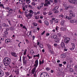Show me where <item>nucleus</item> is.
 I'll list each match as a JSON object with an SVG mask.
<instances>
[{
  "mask_svg": "<svg viewBox=\"0 0 77 77\" xmlns=\"http://www.w3.org/2000/svg\"><path fill=\"white\" fill-rule=\"evenodd\" d=\"M3 62L5 66H8L11 63V60L8 57H5L3 60Z\"/></svg>",
  "mask_w": 77,
  "mask_h": 77,
  "instance_id": "obj_1",
  "label": "nucleus"
},
{
  "mask_svg": "<svg viewBox=\"0 0 77 77\" xmlns=\"http://www.w3.org/2000/svg\"><path fill=\"white\" fill-rule=\"evenodd\" d=\"M69 13H70V16H64V17L65 18L67 19L70 20H71L72 17H75V14L72 13V11L71 10H69Z\"/></svg>",
  "mask_w": 77,
  "mask_h": 77,
  "instance_id": "obj_2",
  "label": "nucleus"
},
{
  "mask_svg": "<svg viewBox=\"0 0 77 77\" xmlns=\"http://www.w3.org/2000/svg\"><path fill=\"white\" fill-rule=\"evenodd\" d=\"M38 64H34V66H35L32 70L31 71V73L32 74H34L35 73V72L36 71V67L38 66Z\"/></svg>",
  "mask_w": 77,
  "mask_h": 77,
  "instance_id": "obj_3",
  "label": "nucleus"
},
{
  "mask_svg": "<svg viewBox=\"0 0 77 77\" xmlns=\"http://www.w3.org/2000/svg\"><path fill=\"white\" fill-rule=\"evenodd\" d=\"M71 40V39L69 38H66L64 39V42L66 44H68L69 42V41Z\"/></svg>",
  "mask_w": 77,
  "mask_h": 77,
  "instance_id": "obj_4",
  "label": "nucleus"
},
{
  "mask_svg": "<svg viewBox=\"0 0 77 77\" xmlns=\"http://www.w3.org/2000/svg\"><path fill=\"white\" fill-rule=\"evenodd\" d=\"M26 16L27 17V18L28 19H30L32 17V14L30 13H29L27 14L26 15Z\"/></svg>",
  "mask_w": 77,
  "mask_h": 77,
  "instance_id": "obj_5",
  "label": "nucleus"
},
{
  "mask_svg": "<svg viewBox=\"0 0 77 77\" xmlns=\"http://www.w3.org/2000/svg\"><path fill=\"white\" fill-rule=\"evenodd\" d=\"M69 2L71 3H73V4H74L75 5V3L76 2H77V0H69Z\"/></svg>",
  "mask_w": 77,
  "mask_h": 77,
  "instance_id": "obj_6",
  "label": "nucleus"
},
{
  "mask_svg": "<svg viewBox=\"0 0 77 77\" xmlns=\"http://www.w3.org/2000/svg\"><path fill=\"white\" fill-rule=\"evenodd\" d=\"M11 54L13 56H14V57H17V54H16L15 52H12L11 53Z\"/></svg>",
  "mask_w": 77,
  "mask_h": 77,
  "instance_id": "obj_7",
  "label": "nucleus"
},
{
  "mask_svg": "<svg viewBox=\"0 0 77 77\" xmlns=\"http://www.w3.org/2000/svg\"><path fill=\"white\" fill-rule=\"evenodd\" d=\"M11 42V40L9 39H7L5 40V42L6 44H8L9 42Z\"/></svg>",
  "mask_w": 77,
  "mask_h": 77,
  "instance_id": "obj_8",
  "label": "nucleus"
},
{
  "mask_svg": "<svg viewBox=\"0 0 77 77\" xmlns=\"http://www.w3.org/2000/svg\"><path fill=\"white\" fill-rule=\"evenodd\" d=\"M61 47L62 48H65V44L63 42H61Z\"/></svg>",
  "mask_w": 77,
  "mask_h": 77,
  "instance_id": "obj_9",
  "label": "nucleus"
},
{
  "mask_svg": "<svg viewBox=\"0 0 77 77\" xmlns=\"http://www.w3.org/2000/svg\"><path fill=\"white\" fill-rule=\"evenodd\" d=\"M45 3H47V4L48 5L51 4V3L48 0H45Z\"/></svg>",
  "mask_w": 77,
  "mask_h": 77,
  "instance_id": "obj_10",
  "label": "nucleus"
},
{
  "mask_svg": "<svg viewBox=\"0 0 77 77\" xmlns=\"http://www.w3.org/2000/svg\"><path fill=\"white\" fill-rule=\"evenodd\" d=\"M59 8V7H57V6H56L55 7L54 9H52V11H56V10H57Z\"/></svg>",
  "mask_w": 77,
  "mask_h": 77,
  "instance_id": "obj_11",
  "label": "nucleus"
},
{
  "mask_svg": "<svg viewBox=\"0 0 77 77\" xmlns=\"http://www.w3.org/2000/svg\"><path fill=\"white\" fill-rule=\"evenodd\" d=\"M44 60H42V61H41V60H39V65H41V64H43V63H44Z\"/></svg>",
  "mask_w": 77,
  "mask_h": 77,
  "instance_id": "obj_12",
  "label": "nucleus"
},
{
  "mask_svg": "<svg viewBox=\"0 0 77 77\" xmlns=\"http://www.w3.org/2000/svg\"><path fill=\"white\" fill-rule=\"evenodd\" d=\"M60 29L62 31H65V30H66V28H65L64 27H61Z\"/></svg>",
  "mask_w": 77,
  "mask_h": 77,
  "instance_id": "obj_13",
  "label": "nucleus"
},
{
  "mask_svg": "<svg viewBox=\"0 0 77 77\" xmlns=\"http://www.w3.org/2000/svg\"><path fill=\"white\" fill-rule=\"evenodd\" d=\"M44 77H50L48 74L47 73H45L43 75Z\"/></svg>",
  "mask_w": 77,
  "mask_h": 77,
  "instance_id": "obj_14",
  "label": "nucleus"
},
{
  "mask_svg": "<svg viewBox=\"0 0 77 77\" xmlns=\"http://www.w3.org/2000/svg\"><path fill=\"white\" fill-rule=\"evenodd\" d=\"M77 20H76L75 19H73L72 20H70V23H75V22H76Z\"/></svg>",
  "mask_w": 77,
  "mask_h": 77,
  "instance_id": "obj_15",
  "label": "nucleus"
},
{
  "mask_svg": "<svg viewBox=\"0 0 77 77\" xmlns=\"http://www.w3.org/2000/svg\"><path fill=\"white\" fill-rule=\"evenodd\" d=\"M32 31H30L27 32V35H28V33H29V35H27L28 36H29L30 35H31V36H32Z\"/></svg>",
  "mask_w": 77,
  "mask_h": 77,
  "instance_id": "obj_16",
  "label": "nucleus"
},
{
  "mask_svg": "<svg viewBox=\"0 0 77 77\" xmlns=\"http://www.w3.org/2000/svg\"><path fill=\"white\" fill-rule=\"evenodd\" d=\"M34 17L35 18V20H39V15L35 16Z\"/></svg>",
  "mask_w": 77,
  "mask_h": 77,
  "instance_id": "obj_17",
  "label": "nucleus"
},
{
  "mask_svg": "<svg viewBox=\"0 0 77 77\" xmlns=\"http://www.w3.org/2000/svg\"><path fill=\"white\" fill-rule=\"evenodd\" d=\"M52 38H53L55 40V39L57 38V36L56 35H54L52 36Z\"/></svg>",
  "mask_w": 77,
  "mask_h": 77,
  "instance_id": "obj_18",
  "label": "nucleus"
},
{
  "mask_svg": "<svg viewBox=\"0 0 77 77\" xmlns=\"http://www.w3.org/2000/svg\"><path fill=\"white\" fill-rule=\"evenodd\" d=\"M30 53L31 54H35V53L34 52V51H33V49L31 50L30 51Z\"/></svg>",
  "mask_w": 77,
  "mask_h": 77,
  "instance_id": "obj_19",
  "label": "nucleus"
},
{
  "mask_svg": "<svg viewBox=\"0 0 77 77\" xmlns=\"http://www.w3.org/2000/svg\"><path fill=\"white\" fill-rule=\"evenodd\" d=\"M60 57L61 58H64V57H65V55L64 54H62L60 56Z\"/></svg>",
  "mask_w": 77,
  "mask_h": 77,
  "instance_id": "obj_20",
  "label": "nucleus"
},
{
  "mask_svg": "<svg viewBox=\"0 0 77 77\" xmlns=\"http://www.w3.org/2000/svg\"><path fill=\"white\" fill-rule=\"evenodd\" d=\"M60 23L61 26H63L64 25V20H61Z\"/></svg>",
  "mask_w": 77,
  "mask_h": 77,
  "instance_id": "obj_21",
  "label": "nucleus"
},
{
  "mask_svg": "<svg viewBox=\"0 0 77 77\" xmlns=\"http://www.w3.org/2000/svg\"><path fill=\"white\" fill-rule=\"evenodd\" d=\"M32 25L34 26H35V27H36L37 26H38V24L36 23H32Z\"/></svg>",
  "mask_w": 77,
  "mask_h": 77,
  "instance_id": "obj_22",
  "label": "nucleus"
},
{
  "mask_svg": "<svg viewBox=\"0 0 77 77\" xmlns=\"http://www.w3.org/2000/svg\"><path fill=\"white\" fill-rule=\"evenodd\" d=\"M39 56H40L39 54H38L37 55H33V57H39Z\"/></svg>",
  "mask_w": 77,
  "mask_h": 77,
  "instance_id": "obj_23",
  "label": "nucleus"
},
{
  "mask_svg": "<svg viewBox=\"0 0 77 77\" xmlns=\"http://www.w3.org/2000/svg\"><path fill=\"white\" fill-rule=\"evenodd\" d=\"M3 75H4V72H0V77H2Z\"/></svg>",
  "mask_w": 77,
  "mask_h": 77,
  "instance_id": "obj_24",
  "label": "nucleus"
},
{
  "mask_svg": "<svg viewBox=\"0 0 77 77\" xmlns=\"http://www.w3.org/2000/svg\"><path fill=\"white\" fill-rule=\"evenodd\" d=\"M45 24L47 26H48V25H49V24L48 23V22L47 21H45Z\"/></svg>",
  "mask_w": 77,
  "mask_h": 77,
  "instance_id": "obj_25",
  "label": "nucleus"
},
{
  "mask_svg": "<svg viewBox=\"0 0 77 77\" xmlns=\"http://www.w3.org/2000/svg\"><path fill=\"white\" fill-rule=\"evenodd\" d=\"M59 29V27L58 26H56V27H55V30H56V32H57V31H58Z\"/></svg>",
  "mask_w": 77,
  "mask_h": 77,
  "instance_id": "obj_26",
  "label": "nucleus"
},
{
  "mask_svg": "<svg viewBox=\"0 0 77 77\" xmlns=\"http://www.w3.org/2000/svg\"><path fill=\"white\" fill-rule=\"evenodd\" d=\"M55 42L57 43L59 42V40L57 38H56V39L55 40Z\"/></svg>",
  "mask_w": 77,
  "mask_h": 77,
  "instance_id": "obj_27",
  "label": "nucleus"
},
{
  "mask_svg": "<svg viewBox=\"0 0 77 77\" xmlns=\"http://www.w3.org/2000/svg\"><path fill=\"white\" fill-rule=\"evenodd\" d=\"M0 8H2H2H5V7H4V5H3V4H0Z\"/></svg>",
  "mask_w": 77,
  "mask_h": 77,
  "instance_id": "obj_28",
  "label": "nucleus"
},
{
  "mask_svg": "<svg viewBox=\"0 0 77 77\" xmlns=\"http://www.w3.org/2000/svg\"><path fill=\"white\" fill-rule=\"evenodd\" d=\"M26 3H27L28 4L29 3H30L31 1H30V0H26Z\"/></svg>",
  "mask_w": 77,
  "mask_h": 77,
  "instance_id": "obj_29",
  "label": "nucleus"
},
{
  "mask_svg": "<svg viewBox=\"0 0 77 77\" xmlns=\"http://www.w3.org/2000/svg\"><path fill=\"white\" fill-rule=\"evenodd\" d=\"M48 48H49V51L50 52H51V46H48Z\"/></svg>",
  "mask_w": 77,
  "mask_h": 77,
  "instance_id": "obj_30",
  "label": "nucleus"
},
{
  "mask_svg": "<svg viewBox=\"0 0 77 77\" xmlns=\"http://www.w3.org/2000/svg\"><path fill=\"white\" fill-rule=\"evenodd\" d=\"M32 32H34L35 33H36L37 32V30H36L35 29L34 30L33 29V30H32Z\"/></svg>",
  "mask_w": 77,
  "mask_h": 77,
  "instance_id": "obj_31",
  "label": "nucleus"
},
{
  "mask_svg": "<svg viewBox=\"0 0 77 77\" xmlns=\"http://www.w3.org/2000/svg\"><path fill=\"white\" fill-rule=\"evenodd\" d=\"M59 17L60 18H63V15L62 14H61L59 15Z\"/></svg>",
  "mask_w": 77,
  "mask_h": 77,
  "instance_id": "obj_32",
  "label": "nucleus"
},
{
  "mask_svg": "<svg viewBox=\"0 0 77 77\" xmlns=\"http://www.w3.org/2000/svg\"><path fill=\"white\" fill-rule=\"evenodd\" d=\"M74 48H75V47L73 46V47H72V48H70L69 49L70 50H74Z\"/></svg>",
  "mask_w": 77,
  "mask_h": 77,
  "instance_id": "obj_33",
  "label": "nucleus"
},
{
  "mask_svg": "<svg viewBox=\"0 0 77 77\" xmlns=\"http://www.w3.org/2000/svg\"><path fill=\"white\" fill-rule=\"evenodd\" d=\"M35 64L38 65V60H35Z\"/></svg>",
  "mask_w": 77,
  "mask_h": 77,
  "instance_id": "obj_34",
  "label": "nucleus"
},
{
  "mask_svg": "<svg viewBox=\"0 0 77 77\" xmlns=\"http://www.w3.org/2000/svg\"><path fill=\"white\" fill-rule=\"evenodd\" d=\"M5 74H6V77H7V76H9V72H5Z\"/></svg>",
  "mask_w": 77,
  "mask_h": 77,
  "instance_id": "obj_35",
  "label": "nucleus"
},
{
  "mask_svg": "<svg viewBox=\"0 0 77 77\" xmlns=\"http://www.w3.org/2000/svg\"><path fill=\"white\" fill-rule=\"evenodd\" d=\"M15 62H13L11 63V65H13V66L15 65Z\"/></svg>",
  "mask_w": 77,
  "mask_h": 77,
  "instance_id": "obj_36",
  "label": "nucleus"
},
{
  "mask_svg": "<svg viewBox=\"0 0 77 77\" xmlns=\"http://www.w3.org/2000/svg\"><path fill=\"white\" fill-rule=\"evenodd\" d=\"M26 52H27V49H26L25 50V51L23 52L24 55H25V54H26Z\"/></svg>",
  "mask_w": 77,
  "mask_h": 77,
  "instance_id": "obj_37",
  "label": "nucleus"
},
{
  "mask_svg": "<svg viewBox=\"0 0 77 77\" xmlns=\"http://www.w3.org/2000/svg\"><path fill=\"white\" fill-rule=\"evenodd\" d=\"M6 25V24L5 23H4L2 24V26H3L4 27H7V26Z\"/></svg>",
  "mask_w": 77,
  "mask_h": 77,
  "instance_id": "obj_38",
  "label": "nucleus"
},
{
  "mask_svg": "<svg viewBox=\"0 0 77 77\" xmlns=\"http://www.w3.org/2000/svg\"><path fill=\"white\" fill-rule=\"evenodd\" d=\"M43 45H42V44H40L39 45V47H41V48H43Z\"/></svg>",
  "mask_w": 77,
  "mask_h": 77,
  "instance_id": "obj_39",
  "label": "nucleus"
},
{
  "mask_svg": "<svg viewBox=\"0 0 77 77\" xmlns=\"http://www.w3.org/2000/svg\"><path fill=\"white\" fill-rule=\"evenodd\" d=\"M22 28H23V29H25V30H27V28H26V26L24 25L23 26Z\"/></svg>",
  "mask_w": 77,
  "mask_h": 77,
  "instance_id": "obj_40",
  "label": "nucleus"
},
{
  "mask_svg": "<svg viewBox=\"0 0 77 77\" xmlns=\"http://www.w3.org/2000/svg\"><path fill=\"white\" fill-rule=\"evenodd\" d=\"M43 75H44V74L43 73H42L40 75V77H43Z\"/></svg>",
  "mask_w": 77,
  "mask_h": 77,
  "instance_id": "obj_41",
  "label": "nucleus"
},
{
  "mask_svg": "<svg viewBox=\"0 0 77 77\" xmlns=\"http://www.w3.org/2000/svg\"><path fill=\"white\" fill-rule=\"evenodd\" d=\"M4 33L5 34V35H8V32L7 31H5L4 32Z\"/></svg>",
  "mask_w": 77,
  "mask_h": 77,
  "instance_id": "obj_42",
  "label": "nucleus"
},
{
  "mask_svg": "<svg viewBox=\"0 0 77 77\" xmlns=\"http://www.w3.org/2000/svg\"><path fill=\"white\" fill-rule=\"evenodd\" d=\"M46 70L47 71H50V68L48 67H47L46 68Z\"/></svg>",
  "mask_w": 77,
  "mask_h": 77,
  "instance_id": "obj_43",
  "label": "nucleus"
},
{
  "mask_svg": "<svg viewBox=\"0 0 77 77\" xmlns=\"http://www.w3.org/2000/svg\"><path fill=\"white\" fill-rule=\"evenodd\" d=\"M69 71L70 72H73V69L72 68H70L69 69Z\"/></svg>",
  "mask_w": 77,
  "mask_h": 77,
  "instance_id": "obj_44",
  "label": "nucleus"
},
{
  "mask_svg": "<svg viewBox=\"0 0 77 77\" xmlns=\"http://www.w3.org/2000/svg\"><path fill=\"white\" fill-rule=\"evenodd\" d=\"M31 4L32 6H35V5H36L35 3L34 2H32Z\"/></svg>",
  "mask_w": 77,
  "mask_h": 77,
  "instance_id": "obj_45",
  "label": "nucleus"
},
{
  "mask_svg": "<svg viewBox=\"0 0 77 77\" xmlns=\"http://www.w3.org/2000/svg\"><path fill=\"white\" fill-rule=\"evenodd\" d=\"M59 12V11L57 10H56L54 11V14H57Z\"/></svg>",
  "mask_w": 77,
  "mask_h": 77,
  "instance_id": "obj_46",
  "label": "nucleus"
},
{
  "mask_svg": "<svg viewBox=\"0 0 77 77\" xmlns=\"http://www.w3.org/2000/svg\"><path fill=\"white\" fill-rule=\"evenodd\" d=\"M65 9L66 11H67V10H68L69 9V7H65Z\"/></svg>",
  "mask_w": 77,
  "mask_h": 77,
  "instance_id": "obj_47",
  "label": "nucleus"
},
{
  "mask_svg": "<svg viewBox=\"0 0 77 77\" xmlns=\"http://www.w3.org/2000/svg\"><path fill=\"white\" fill-rule=\"evenodd\" d=\"M47 6L48 7V5L46 3H45L44 4V6Z\"/></svg>",
  "mask_w": 77,
  "mask_h": 77,
  "instance_id": "obj_48",
  "label": "nucleus"
},
{
  "mask_svg": "<svg viewBox=\"0 0 77 77\" xmlns=\"http://www.w3.org/2000/svg\"><path fill=\"white\" fill-rule=\"evenodd\" d=\"M26 41L27 44H29V43H30V42H29V40H27V39H26Z\"/></svg>",
  "mask_w": 77,
  "mask_h": 77,
  "instance_id": "obj_49",
  "label": "nucleus"
},
{
  "mask_svg": "<svg viewBox=\"0 0 77 77\" xmlns=\"http://www.w3.org/2000/svg\"><path fill=\"white\" fill-rule=\"evenodd\" d=\"M17 17L18 18H22V17L21 15L17 16Z\"/></svg>",
  "mask_w": 77,
  "mask_h": 77,
  "instance_id": "obj_50",
  "label": "nucleus"
},
{
  "mask_svg": "<svg viewBox=\"0 0 77 77\" xmlns=\"http://www.w3.org/2000/svg\"><path fill=\"white\" fill-rule=\"evenodd\" d=\"M57 35L58 37H61V34H60V33H58L57 34Z\"/></svg>",
  "mask_w": 77,
  "mask_h": 77,
  "instance_id": "obj_51",
  "label": "nucleus"
},
{
  "mask_svg": "<svg viewBox=\"0 0 77 77\" xmlns=\"http://www.w3.org/2000/svg\"><path fill=\"white\" fill-rule=\"evenodd\" d=\"M71 45H72V47H75V44L74 43H72Z\"/></svg>",
  "mask_w": 77,
  "mask_h": 77,
  "instance_id": "obj_52",
  "label": "nucleus"
},
{
  "mask_svg": "<svg viewBox=\"0 0 77 77\" xmlns=\"http://www.w3.org/2000/svg\"><path fill=\"white\" fill-rule=\"evenodd\" d=\"M22 6H24L25 5V2L23 3H23H20V5H22Z\"/></svg>",
  "mask_w": 77,
  "mask_h": 77,
  "instance_id": "obj_53",
  "label": "nucleus"
},
{
  "mask_svg": "<svg viewBox=\"0 0 77 77\" xmlns=\"http://www.w3.org/2000/svg\"><path fill=\"white\" fill-rule=\"evenodd\" d=\"M22 8H23L22 9H23V11H25V10H26V8H25L24 7V6H22Z\"/></svg>",
  "mask_w": 77,
  "mask_h": 77,
  "instance_id": "obj_54",
  "label": "nucleus"
},
{
  "mask_svg": "<svg viewBox=\"0 0 77 77\" xmlns=\"http://www.w3.org/2000/svg\"><path fill=\"white\" fill-rule=\"evenodd\" d=\"M75 71H77V65L75 66L74 67Z\"/></svg>",
  "mask_w": 77,
  "mask_h": 77,
  "instance_id": "obj_55",
  "label": "nucleus"
},
{
  "mask_svg": "<svg viewBox=\"0 0 77 77\" xmlns=\"http://www.w3.org/2000/svg\"><path fill=\"white\" fill-rule=\"evenodd\" d=\"M0 40L2 41H4V38H0Z\"/></svg>",
  "mask_w": 77,
  "mask_h": 77,
  "instance_id": "obj_56",
  "label": "nucleus"
},
{
  "mask_svg": "<svg viewBox=\"0 0 77 77\" xmlns=\"http://www.w3.org/2000/svg\"><path fill=\"white\" fill-rule=\"evenodd\" d=\"M18 13L20 14H22V12L21 11H20V10H19L18 11Z\"/></svg>",
  "mask_w": 77,
  "mask_h": 77,
  "instance_id": "obj_57",
  "label": "nucleus"
},
{
  "mask_svg": "<svg viewBox=\"0 0 77 77\" xmlns=\"http://www.w3.org/2000/svg\"><path fill=\"white\" fill-rule=\"evenodd\" d=\"M9 24L10 25V26H11L12 25V24H11V20H8V21Z\"/></svg>",
  "mask_w": 77,
  "mask_h": 77,
  "instance_id": "obj_58",
  "label": "nucleus"
},
{
  "mask_svg": "<svg viewBox=\"0 0 77 77\" xmlns=\"http://www.w3.org/2000/svg\"><path fill=\"white\" fill-rule=\"evenodd\" d=\"M44 5V3H42L41 4V6H40V7H41V8H42V7H43V5Z\"/></svg>",
  "mask_w": 77,
  "mask_h": 77,
  "instance_id": "obj_59",
  "label": "nucleus"
},
{
  "mask_svg": "<svg viewBox=\"0 0 77 77\" xmlns=\"http://www.w3.org/2000/svg\"><path fill=\"white\" fill-rule=\"evenodd\" d=\"M19 3H20H20H23V1L22 0H19Z\"/></svg>",
  "mask_w": 77,
  "mask_h": 77,
  "instance_id": "obj_60",
  "label": "nucleus"
},
{
  "mask_svg": "<svg viewBox=\"0 0 77 77\" xmlns=\"http://www.w3.org/2000/svg\"><path fill=\"white\" fill-rule=\"evenodd\" d=\"M56 48H60V46L59 45H57Z\"/></svg>",
  "mask_w": 77,
  "mask_h": 77,
  "instance_id": "obj_61",
  "label": "nucleus"
},
{
  "mask_svg": "<svg viewBox=\"0 0 77 77\" xmlns=\"http://www.w3.org/2000/svg\"><path fill=\"white\" fill-rule=\"evenodd\" d=\"M43 14V15H46L47 14V13L46 12H44Z\"/></svg>",
  "mask_w": 77,
  "mask_h": 77,
  "instance_id": "obj_62",
  "label": "nucleus"
},
{
  "mask_svg": "<svg viewBox=\"0 0 77 77\" xmlns=\"http://www.w3.org/2000/svg\"><path fill=\"white\" fill-rule=\"evenodd\" d=\"M38 22L39 23H40V24H41V23H42V20H38Z\"/></svg>",
  "mask_w": 77,
  "mask_h": 77,
  "instance_id": "obj_63",
  "label": "nucleus"
},
{
  "mask_svg": "<svg viewBox=\"0 0 77 77\" xmlns=\"http://www.w3.org/2000/svg\"><path fill=\"white\" fill-rule=\"evenodd\" d=\"M71 65H68L67 66V68H70V67L71 66Z\"/></svg>",
  "mask_w": 77,
  "mask_h": 77,
  "instance_id": "obj_64",
  "label": "nucleus"
}]
</instances>
